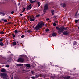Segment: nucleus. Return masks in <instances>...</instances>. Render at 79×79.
Listing matches in <instances>:
<instances>
[{"mask_svg":"<svg viewBox=\"0 0 79 79\" xmlns=\"http://www.w3.org/2000/svg\"><path fill=\"white\" fill-rule=\"evenodd\" d=\"M44 26V23L42 21H41L37 25L36 27L34 28V29L36 31H38L40 29H41Z\"/></svg>","mask_w":79,"mask_h":79,"instance_id":"obj_1","label":"nucleus"},{"mask_svg":"<svg viewBox=\"0 0 79 79\" xmlns=\"http://www.w3.org/2000/svg\"><path fill=\"white\" fill-rule=\"evenodd\" d=\"M56 29L58 30V33H61L62 32L64 31V30H66L67 29L64 27V26H61L60 28L59 27H56Z\"/></svg>","mask_w":79,"mask_h":79,"instance_id":"obj_2","label":"nucleus"},{"mask_svg":"<svg viewBox=\"0 0 79 79\" xmlns=\"http://www.w3.org/2000/svg\"><path fill=\"white\" fill-rule=\"evenodd\" d=\"M0 76L3 78V79H8V74L6 73H2L0 74Z\"/></svg>","mask_w":79,"mask_h":79,"instance_id":"obj_3","label":"nucleus"},{"mask_svg":"<svg viewBox=\"0 0 79 79\" xmlns=\"http://www.w3.org/2000/svg\"><path fill=\"white\" fill-rule=\"evenodd\" d=\"M48 4H45L44 6V10H47L48 7Z\"/></svg>","mask_w":79,"mask_h":79,"instance_id":"obj_4","label":"nucleus"},{"mask_svg":"<svg viewBox=\"0 0 79 79\" xmlns=\"http://www.w3.org/2000/svg\"><path fill=\"white\" fill-rule=\"evenodd\" d=\"M62 33L64 35H69V32H68V31H63Z\"/></svg>","mask_w":79,"mask_h":79,"instance_id":"obj_5","label":"nucleus"},{"mask_svg":"<svg viewBox=\"0 0 79 79\" xmlns=\"http://www.w3.org/2000/svg\"><path fill=\"white\" fill-rule=\"evenodd\" d=\"M18 62H21L22 63L24 61V59L23 58H20L18 60Z\"/></svg>","mask_w":79,"mask_h":79,"instance_id":"obj_6","label":"nucleus"},{"mask_svg":"<svg viewBox=\"0 0 79 79\" xmlns=\"http://www.w3.org/2000/svg\"><path fill=\"white\" fill-rule=\"evenodd\" d=\"M39 76L40 77H46L47 75L45 74H40Z\"/></svg>","mask_w":79,"mask_h":79,"instance_id":"obj_7","label":"nucleus"},{"mask_svg":"<svg viewBox=\"0 0 79 79\" xmlns=\"http://www.w3.org/2000/svg\"><path fill=\"white\" fill-rule=\"evenodd\" d=\"M78 13V12H77L75 14V18L76 19L79 18V14H77Z\"/></svg>","mask_w":79,"mask_h":79,"instance_id":"obj_8","label":"nucleus"},{"mask_svg":"<svg viewBox=\"0 0 79 79\" xmlns=\"http://www.w3.org/2000/svg\"><path fill=\"white\" fill-rule=\"evenodd\" d=\"M25 66L30 68H31V64H25Z\"/></svg>","mask_w":79,"mask_h":79,"instance_id":"obj_9","label":"nucleus"},{"mask_svg":"<svg viewBox=\"0 0 79 79\" xmlns=\"http://www.w3.org/2000/svg\"><path fill=\"white\" fill-rule=\"evenodd\" d=\"M60 5L63 8H65V7H66V4L64 3H61Z\"/></svg>","mask_w":79,"mask_h":79,"instance_id":"obj_10","label":"nucleus"},{"mask_svg":"<svg viewBox=\"0 0 79 79\" xmlns=\"http://www.w3.org/2000/svg\"><path fill=\"white\" fill-rule=\"evenodd\" d=\"M31 4H30L27 7V10H31L32 8V7H31Z\"/></svg>","mask_w":79,"mask_h":79,"instance_id":"obj_11","label":"nucleus"},{"mask_svg":"<svg viewBox=\"0 0 79 79\" xmlns=\"http://www.w3.org/2000/svg\"><path fill=\"white\" fill-rule=\"evenodd\" d=\"M7 62H10L11 60H12V58L11 57H9L7 59Z\"/></svg>","mask_w":79,"mask_h":79,"instance_id":"obj_12","label":"nucleus"},{"mask_svg":"<svg viewBox=\"0 0 79 79\" xmlns=\"http://www.w3.org/2000/svg\"><path fill=\"white\" fill-rule=\"evenodd\" d=\"M1 72L2 73H3L4 72H6V70L4 68H2L1 70Z\"/></svg>","mask_w":79,"mask_h":79,"instance_id":"obj_13","label":"nucleus"},{"mask_svg":"<svg viewBox=\"0 0 79 79\" xmlns=\"http://www.w3.org/2000/svg\"><path fill=\"white\" fill-rule=\"evenodd\" d=\"M54 11H55L54 10H51V12L52 13V15H55V12H54Z\"/></svg>","mask_w":79,"mask_h":79,"instance_id":"obj_14","label":"nucleus"},{"mask_svg":"<svg viewBox=\"0 0 79 79\" xmlns=\"http://www.w3.org/2000/svg\"><path fill=\"white\" fill-rule=\"evenodd\" d=\"M14 32L15 33V35H16V34H18V32H19V31H18L17 29H16V30H15V31Z\"/></svg>","mask_w":79,"mask_h":79,"instance_id":"obj_15","label":"nucleus"},{"mask_svg":"<svg viewBox=\"0 0 79 79\" xmlns=\"http://www.w3.org/2000/svg\"><path fill=\"white\" fill-rule=\"evenodd\" d=\"M52 36H53V37H55V36H56V33H55V32H53L52 33Z\"/></svg>","mask_w":79,"mask_h":79,"instance_id":"obj_16","label":"nucleus"},{"mask_svg":"<svg viewBox=\"0 0 79 79\" xmlns=\"http://www.w3.org/2000/svg\"><path fill=\"white\" fill-rule=\"evenodd\" d=\"M29 1L31 3H34V2H35V1H33L32 0H29Z\"/></svg>","mask_w":79,"mask_h":79,"instance_id":"obj_17","label":"nucleus"},{"mask_svg":"<svg viewBox=\"0 0 79 79\" xmlns=\"http://www.w3.org/2000/svg\"><path fill=\"white\" fill-rule=\"evenodd\" d=\"M30 21H35V19H32V18H30Z\"/></svg>","mask_w":79,"mask_h":79,"instance_id":"obj_18","label":"nucleus"},{"mask_svg":"<svg viewBox=\"0 0 79 79\" xmlns=\"http://www.w3.org/2000/svg\"><path fill=\"white\" fill-rule=\"evenodd\" d=\"M17 66H23V64H17Z\"/></svg>","mask_w":79,"mask_h":79,"instance_id":"obj_19","label":"nucleus"},{"mask_svg":"<svg viewBox=\"0 0 79 79\" xmlns=\"http://www.w3.org/2000/svg\"><path fill=\"white\" fill-rule=\"evenodd\" d=\"M77 43V42L76 41H74L73 42V45H76Z\"/></svg>","mask_w":79,"mask_h":79,"instance_id":"obj_20","label":"nucleus"},{"mask_svg":"<svg viewBox=\"0 0 79 79\" xmlns=\"http://www.w3.org/2000/svg\"><path fill=\"white\" fill-rule=\"evenodd\" d=\"M16 42H14L13 43V45L15 46V45H16Z\"/></svg>","mask_w":79,"mask_h":79,"instance_id":"obj_21","label":"nucleus"},{"mask_svg":"<svg viewBox=\"0 0 79 79\" xmlns=\"http://www.w3.org/2000/svg\"><path fill=\"white\" fill-rule=\"evenodd\" d=\"M37 4H38V7H39V6H40V2H38Z\"/></svg>","mask_w":79,"mask_h":79,"instance_id":"obj_22","label":"nucleus"},{"mask_svg":"<svg viewBox=\"0 0 79 79\" xmlns=\"http://www.w3.org/2000/svg\"><path fill=\"white\" fill-rule=\"evenodd\" d=\"M3 46V43L2 42L0 43V46Z\"/></svg>","mask_w":79,"mask_h":79,"instance_id":"obj_23","label":"nucleus"},{"mask_svg":"<svg viewBox=\"0 0 79 79\" xmlns=\"http://www.w3.org/2000/svg\"><path fill=\"white\" fill-rule=\"evenodd\" d=\"M5 32L3 31H1L0 32V34H4Z\"/></svg>","mask_w":79,"mask_h":79,"instance_id":"obj_24","label":"nucleus"},{"mask_svg":"<svg viewBox=\"0 0 79 79\" xmlns=\"http://www.w3.org/2000/svg\"><path fill=\"white\" fill-rule=\"evenodd\" d=\"M40 16V15H36L35 16V17L36 18H39V16Z\"/></svg>","mask_w":79,"mask_h":79,"instance_id":"obj_25","label":"nucleus"},{"mask_svg":"<svg viewBox=\"0 0 79 79\" xmlns=\"http://www.w3.org/2000/svg\"><path fill=\"white\" fill-rule=\"evenodd\" d=\"M25 10H26V8H24L23 9V10L22 11V13H23V12H24V11H25Z\"/></svg>","mask_w":79,"mask_h":79,"instance_id":"obj_26","label":"nucleus"},{"mask_svg":"<svg viewBox=\"0 0 79 79\" xmlns=\"http://www.w3.org/2000/svg\"><path fill=\"white\" fill-rule=\"evenodd\" d=\"M16 35H15L13 34H12V35L13 36V37L14 38H15V37H16V36H15Z\"/></svg>","mask_w":79,"mask_h":79,"instance_id":"obj_27","label":"nucleus"},{"mask_svg":"<svg viewBox=\"0 0 79 79\" xmlns=\"http://www.w3.org/2000/svg\"><path fill=\"white\" fill-rule=\"evenodd\" d=\"M49 29H48L47 28L46 29H45V31L46 32H48V31H49Z\"/></svg>","mask_w":79,"mask_h":79,"instance_id":"obj_28","label":"nucleus"},{"mask_svg":"<svg viewBox=\"0 0 79 79\" xmlns=\"http://www.w3.org/2000/svg\"><path fill=\"white\" fill-rule=\"evenodd\" d=\"M35 77H39V75H36L35 76Z\"/></svg>","mask_w":79,"mask_h":79,"instance_id":"obj_29","label":"nucleus"},{"mask_svg":"<svg viewBox=\"0 0 79 79\" xmlns=\"http://www.w3.org/2000/svg\"><path fill=\"white\" fill-rule=\"evenodd\" d=\"M78 21H79V20H75V23H77V22H78Z\"/></svg>","mask_w":79,"mask_h":79,"instance_id":"obj_30","label":"nucleus"},{"mask_svg":"<svg viewBox=\"0 0 79 79\" xmlns=\"http://www.w3.org/2000/svg\"><path fill=\"white\" fill-rule=\"evenodd\" d=\"M69 78H70V77L69 76L67 77H66V79H69Z\"/></svg>","mask_w":79,"mask_h":79,"instance_id":"obj_31","label":"nucleus"},{"mask_svg":"<svg viewBox=\"0 0 79 79\" xmlns=\"http://www.w3.org/2000/svg\"><path fill=\"white\" fill-rule=\"evenodd\" d=\"M3 48H6V45H4V44H3Z\"/></svg>","mask_w":79,"mask_h":79,"instance_id":"obj_32","label":"nucleus"},{"mask_svg":"<svg viewBox=\"0 0 79 79\" xmlns=\"http://www.w3.org/2000/svg\"><path fill=\"white\" fill-rule=\"evenodd\" d=\"M5 66L6 67V68H9V67H10V66L8 64L6 65Z\"/></svg>","mask_w":79,"mask_h":79,"instance_id":"obj_33","label":"nucleus"},{"mask_svg":"<svg viewBox=\"0 0 79 79\" xmlns=\"http://www.w3.org/2000/svg\"><path fill=\"white\" fill-rule=\"evenodd\" d=\"M27 32H28V33H31V31L30 30H28L27 31Z\"/></svg>","mask_w":79,"mask_h":79,"instance_id":"obj_34","label":"nucleus"},{"mask_svg":"<svg viewBox=\"0 0 79 79\" xmlns=\"http://www.w3.org/2000/svg\"><path fill=\"white\" fill-rule=\"evenodd\" d=\"M21 38H24V35H23L21 36Z\"/></svg>","mask_w":79,"mask_h":79,"instance_id":"obj_35","label":"nucleus"},{"mask_svg":"<svg viewBox=\"0 0 79 79\" xmlns=\"http://www.w3.org/2000/svg\"><path fill=\"white\" fill-rule=\"evenodd\" d=\"M56 23H53V26H56Z\"/></svg>","mask_w":79,"mask_h":79,"instance_id":"obj_36","label":"nucleus"},{"mask_svg":"<svg viewBox=\"0 0 79 79\" xmlns=\"http://www.w3.org/2000/svg\"><path fill=\"white\" fill-rule=\"evenodd\" d=\"M43 12H44V14H45V13H46V10H44V9Z\"/></svg>","mask_w":79,"mask_h":79,"instance_id":"obj_37","label":"nucleus"},{"mask_svg":"<svg viewBox=\"0 0 79 79\" xmlns=\"http://www.w3.org/2000/svg\"><path fill=\"white\" fill-rule=\"evenodd\" d=\"M4 21L5 23H6L7 22V19H5L4 20Z\"/></svg>","mask_w":79,"mask_h":79,"instance_id":"obj_38","label":"nucleus"},{"mask_svg":"<svg viewBox=\"0 0 79 79\" xmlns=\"http://www.w3.org/2000/svg\"><path fill=\"white\" fill-rule=\"evenodd\" d=\"M31 74H34V71L31 70Z\"/></svg>","mask_w":79,"mask_h":79,"instance_id":"obj_39","label":"nucleus"},{"mask_svg":"<svg viewBox=\"0 0 79 79\" xmlns=\"http://www.w3.org/2000/svg\"><path fill=\"white\" fill-rule=\"evenodd\" d=\"M31 78L32 79H35V77H31Z\"/></svg>","mask_w":79,"mask_h":79,"instance_id":"obj_40","label":"nucleus"},{"mask_svg":"<svg viewBox=\"0 0 79 79\" xmlns=\"http://www.w3.org/2000/svg\"><path fill=\"white\" fill-rule=\"evenodd\" d=\"M2 41H3V39H0V42H2Z\"/></svg>","mask_w":79,"mask_h":79,"instance_id":"obj_41","label":"nucleus"},{"mask_svg":"<svg viewBox=\"0 0 79 79\" xmlns=\"http://www.w3.org/2000/svg\"><path fill=\"white\" fill-rule=\"evenodd\" d=\"M14 11H12L11 12V13L12 14H13V13H14Z\"/></svg>","mask_w":79,"mask_h":79,"instance_id":"obj_42","label":"nucleus"},{"mask_svg":"<svg viewBox=\"0 0 79 79\" xmlns=\"http://www.w3.org/2000/svg\"><path fill=\"white\" fill-rule=\"evenodd\" d=\"M8 17L9 18V19H11V17H10V16H9Z\"/></svg>","mask_w":79,"mask_h":79,"instance_id":"obj_43","label":"nucleus"},{"mask_svg":"<svg viewBox=\"0 0 79 79\" xmlns=\"http://www.w3.org/2000/svg\"><path fill=\"white\" fill-rule=\"evenodd\" d=\"M45 15V14H44H44H42L41 15V16H43V15Z\"/></svg>","mask_w":79,"mask_h":79,"instance_id":"obj_44","label":"nucleus"},{"mask_svg":"<svg viewBox=\"0 0 79 79\" xmlns=\"http://www.w3.org/2000/svg\"><path fill=\"white\" fill-rule=\"evenodd\" d=\"M46 20V21H48L49 20V19H47Z\"/></svg>","mask_w":79,"mask_h":79,"instance_id":"obj_45","label":"nucleus"},{"mask_svg":"<svg viewBox=\"0 0 79 79\" xmlns=\"http://www.w3.org/2000/svg\"><path fill=\"white\" fill-rule=\"evenodd\" d=\"M8 53H11V52H10V51H9Z\"/></svg>","mask_w":79,"mask_h":79,"instance_id":"obj_46","label":"nucleus"},{"mask_svg":"<svg viewBox=\"0 0 79 79\" xmlns=\"http://www.w3.org/2000/svg\"><path fill=\"white\" fill-rule=\"evenodd\" d=\"M2 21H4V19H2Z\"/></svg>","mask_w":79,"mask_h":79,"instance_id":"obj_47","label":"nucleus"},{"mask_svg":"<svg viewBox=\"0 0 79 79\" xmlns=\"http://www.w3.org/2000/svg\"><path fill=\"white\" fill-rule=\"evenodd\" d=\"M20 16H23V14H20Z\"/></svg>","mask_w":79,"mask_h":79,"instance_id":"obj_48","label":"nucleus"},{"mask_svg":"<svg viewBox=\"0 0 79 79\" xmlns=\"http://www.w3.org/2000/svg\"><path fill=\"white\" fill-rule=\"evenodd\" d=\"M18 5L19 6V5H20V3H19V4H18Z\"/></svg>","mask_w":79,"mask_h":79,"instance_id":"obj_49","label":"nucleus"},{"mask_svg":"<svg viewBox=\"0 0 79 79\" xmlns=\"http://www.w3.org/2000/svg\"><path fill=\"white\" fill-rule=\"evenodd\" d=\"M52 37V36L51 35H50L49 36V37Z\"/></svg>","mask_w":79,"mask_h":79,"instance_id":"obj_50","label":"nucleus"},{"mask_svg":"<svg viewBox=\"0 0 79 79\" xmlns=\"http://www.w3.org/2000/svg\"><path fill=\"white\" fill-rule=\"evenodd\" d=\"M18 37H20V35H18Z\"/></svg>","mask_w":79,"mask_h":79,"instance_id":"obj_51","label":"nucleus"},{"mask_svg":"<svg viewBox=\"0 0 79 79\" xmlns=\"http://www.w3.org/2000/svg\"><path fill=\"white\" fill-rule=\"evenodd\" d=\"M78 29H79V27H78Z\"/></svg>","mask_w":79,"mask_h":79,"instance_id":"obj_52","label":"nucleus"},{"mask_svg":"<svg viewBox=\"0 0 79 79\" xmlns=\"http://www.w3.org/2000/svg\"><path fill=\"white\" fill-rule=\"evenodd\" d=\"M28 18H29V16H28Z\"/></svg>","mask_w":79,"mask_h":79,"instance_id":"obj_53","label":"nucleus"},{"mask_svg":"<svg viewBox=\"0 0 79 79\" xmlns=\"http://www.w3.org/2000/svg\"><path fill=\"white\" fill-rule=\"evenodd\" d=\"M0 23H1V21H0Z\"/></svg>","mask_w":79,"mask_h":79,"instance_id":"obj_54","label":"nucleus"}]
</instances>
